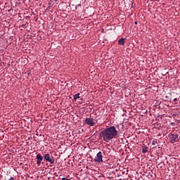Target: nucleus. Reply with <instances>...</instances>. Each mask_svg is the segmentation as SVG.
I'll list each match as a JSON object with an SVG mask.
<instances>
[{"mask_svg":"<svg viewBox=\"0 0 180 180\" xmlns=\"http://www.w3.org/2000/svg\"><path fill=\"white\" fill-rule=\"evenodd\" d=\"M37 160V165L39 167L40 164H41V161H43V156H41V154L38 153L36 156Z\"/></svg>","mask_w":180,"mask_h":180,"instance_id":"obj_6","label":"nucleus"},{"mask_svg":"<svg viewBox=\"0 0 180 180\" xmlns=\"http://www.w3.org/2000/svg\"><path fill=\"white\" fill-rule=\"evenodd\" d=\"M8 180H15V178L11 177Z\"/></svg>","mask_w":180,"mask_h":180,"instance_id":"obj_16","label":"nucleus"},{"mask_svg":"<svg viewBox=\"0 0 180 180\" xmlns=\"http://www.w3.org/2000/svg\"><path fill=\"white\" fill-rule=\"evenodd\" d=\"M158 117H160V119H162L164 117V115H158Z\"/></svg>","mask_w":180,"mask_h":180,"instance_id":"obj_12","label":"nucleus"},{"mask_svg":"<svg viewBox=\"0 0 180 180\" xmlns=\"http://www.w3.org/2000/svg\"><path fill=\"white\" fill-rule=\"evenodd\" d=\"M170 124H171V126L174 127V126H175V122H171Z\"/></svg>","mask_w":180,"mask_h":180,"instance_id":"obj_14","label":"nucleus"},{"mask_svg":"<svg viewBox=\"0 0 180 180\" xmlns=\"http://www.w3.org/2000/svg\"><path fill=\"white\" fill-rule=\"evenodd\" d=\"M147 148H148L147 146L142 147V153L143 154H146V153H148V150H147Z\"/></svg>","mask_w":180,"mask_h":180,"instance_id":"obj_8","label":"nucleus"},{"mask_svg":"<svg viewBox=\"0 0 180 180\" xmlns=\"http://www.w3.org/2000/svg\"><path fill=\"white\" fill-rule=\"evenodd\" d=\"M102 152L99 151L97 155L96 158L94 160V162H96L97 164H101V162H103V160L102 159Z\"/></svg>","mask_w":180,"mask_h":180,"instance_id":"obj_3","label":"nucleus"},{"mask_svg":"<svg viewBox=\"0 0 180 180\" xmlns=\"http://www.w3.org/2000/svg\"><path fill=\"white\" fill-rule=\"evenodd\" d=\"M158 148H160V146H158Z\"/></svg>","mask_w":180,"mask_h":180,"instance_id":"obj_20","label":"nucleus"},{"mask_svg":"<svg viewBox=\"0 0 180 180\" xmlns=\"http://www.w3.org/2000/svg\"><path fill=\"white\" fill-rule=\"evenodd\" d=\"M178 137H179L178 134H170L169 136L170 143H172V144H174V143H176L179 141V139H178Z\"/></svg>","mask_w":180,"mask_h":180,"instance_id":"obj_2","label":"nucleus"},{"mask_svg":"<svg viewBox=\"0 0 180 180\" xmlns=\"http://www.w3.org/2000/svg\"><path fill=\"white\" fill-rule=\"evenodd\" d=\"M174 102H176L178 101V98H174Z\"/></svg>","mask_w":180,"mask_h":180,"instance_id":"obj_15","label":"nucleus"},{"mask_svg":"<svg viewBox=\"0 0 180 180\" xmlns=\"http://www.w3.org/2000/svg\"><path fill=\"white\" fill-rule=\"evenodd\" d=\"M79 95H80L79 93L75 94V95L73 96L74 100H75V101H77V99H79Z\"/></svg>","mask_w":180,"mask_h":180,"instance_id":"obj_9","label":"nucleus"},{"mask_svg":"<svg viewBox=\"0 0 180 180\" xmlns=\"http://www.w3.org/2000/svg\"><path fill=\"white\" fill-rule=\"evenodd\" d=\"M155 148H157V146H156V147H155Z\"/></svg>","mask_w":180,"mask_h":180,"instance_id":"obj_21","label":"nucleus"},{"mask_svg":"<svg viewBox=\"0 0 180 180\" xmlns=\"http://www.w3.org/2000/svg\"><path fill=\"white\" fill-rule=\"evenodd\" d=\"M134 25H137V21H135Z\"/></svg>","mask_w":180,"mask_h":180,"instance_id":"obj_17","label":"nucleus"},{"mask_svg":"<svg viewBox=\"0 0 180 180\" xmlns=\"http://www.w3.org/2000/svg\"><path fill=\"white\" fill-rule=\"evenodd\" d=\"M20 27H26V24L25 23V24H22L20 25Z\"/></svg>","mask_w":180,"mask_h":180,"instance_id":"obj_11","label":"nucleus"},{"mask_svg":"<svg viewBox=\"0 0 180 180\" xmlns=\"http://www.w3.org/2000/svg\"><path fill=\"white\" fill-rule=\"evenodd\" d=\"M118 44H120V46H124V38H121L118 41Z\"/></svg>","mask_w":180,"mask_h":180,"instance_id":"obj_7","label":"nucleus"},{"mask_svg":"<svg viewBox=\"0 0 180 180\" xmlns=\"http://www.w3.org/2000/svg\"><path fill=\"white\" fill-rule=\"evenodd\" d=\"M1 61H2V60L0 58V64H1Z\"/></svg>","mask_w":180,"mask_h":180,"instance_id":"obj_19","label":"nucleus"},{"mask_svg":"<svg viewBox=\"0 0 180 180\" xmlns=\"http://www.w3.org/2000/svg\"><path fill=\"white\" fill-rule=\"evenodd\" d=\"M62 180H71V179H68V178H66V177H63V178H62Z\"/></svg>","mask_w":180,"mask_h":180,"instance_id":"obj_13","label":"nucleus"},{"mask_svg":"<svg viewBox=\"0 0 180 180\" xmlns=\"http://www.w3.org/2000/svg\"><path fill=\"white\" fill-rule=\"evenodd\" d=\"M116 136H117V130L114 126L105 128V129L101 131L100 134V137H101V139L105 143H109V141H112V140H113V139H115Z\"/></svg>","mask_w":180,"mask_h":180,"instance_id":"obj_1","label":"nucleus"},{"mask_svg":"<svg viewBox=\"0 0 180 180\" xmlns=\"http://www.w3.org/2000/svg\"><path fill=\"white\" fill-rule=\"evenodd\" d=\"M84 123L88 124V126H95V122H94V118H86Z\"/></svg>","mask_w":180,"mask_h":180,"instance_id":"obj_5","label":"nucleus"},{"mask_svg":"<svg viewBox=\"0 0 180 180\" xmlns=\"http://www.w3.org/2000/svg\"><path fill=\"white\" fill-rule=\"evenodd\" d=\"M165 98H166V99H168V96H165Z\"/></svg>","mask_w":180,"mask_h":180,"instance_id":"obj_18","label":"nucleus"},{"mask_svg":"<svg viewBox=\"0 0 180 180\" xmlns=\"http://www.w3.org/2000/svg\"><path fill=\"white\" fill-rule=\"evenodd\" d=\"M156 144H158V142L157 141V139L156 140H153L152 141V146H156Z\"/></svg>","mask_w":180,"mask_h":180,"instance_id":"obj_10","label":"nucleus"},{"mask_svg":"<svg viewBox=\"0 0 180 180\" xmlns=\"http://www.w3.org/2000/svg\"><path fill=\"white\" fill-rule=\"evenodd\" d=\"M44 161H46V162H50V164H54V158H53V155L49 153L44 155Z\"/></svg>","mask_w":180,"mask_h":180,"instance_id":"obj_4","label":"nucleus"}]
</instances>
